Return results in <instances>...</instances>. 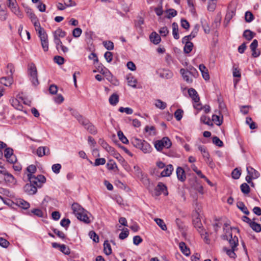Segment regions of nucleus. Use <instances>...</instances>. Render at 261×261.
Listing matches in <instances>:
<instances>
[{"mask_svg": "<svg viewBox=\"0 0 261 261\" xmlns=\"http://www.w3.org/2000/svg\"><path fill=\"white\" fill-rule=\"evenodd\" d=\"M155 190L157 191L156 195H159L163 193L165 195L167 196L168 195L167 187L162 182H159Z\"/></svg>", "mask_w": 261, "mask_h": 261, "instance_id": "10", "label": "nucleus"}, {"mask_svg": "<svg viewBox=\"0 0 261 261\" xmlns=\"http://www.w3.org/2000/svg\"><path fill=\"white\" fill-rule=\"evenodd\" d=\"M118 137L119 140L124 144H127L128 143V140L126 138V137L124 135L123 132L121 130H119L117 133Z\"/></svg>", "mask_w": 261, "mask_h": 261, "instance_id": "42", "label": "nucleus"}, {"mask_svg": "<svg viewBox=\"0 0 261 261\" xmlns=\"http://www.w3.org/2000/svg\"><path fill=\"white\" fill-rule=\"evenodd\" d=\"M72 210H73V214L77 216L79 215V217H81L80 215V213L84 212V209L78 203H74L72 204L71 206Z\"/></svg>", "mask_w": 261, "mask_h": 261, "instance_id": "14", "label": "nucleus"}, {"mask_svg": "<svg viewBox=\"0 0 261 261\" xmlns=\"http://www.w3.org/2000/svg\"><path fill=\"white\" fill-rule=\"evenodd\" d=\"M200 121L202 122L204 124H207L208 125H213V123L211 122L210 118L209 117H207L205 115H203L201 117Z\"/></svg>", "mask_w": 261, "mask_h": 261, "instance_id": "55", "label": "nucleus"}, {"mask_svg": "<svg viewBox=\"0 0 261 261\" xmlns=\"http://www.w3.org/2000/svg\"><path fill=\"white\" fill-rule=\"evenodd\" d=\"M61 165L60 164H55L53 165L51 167V169L53 171L56 173L58 174L60 173L61 169Z\"/></svg>", "mask_w": 261, "mask_h": 261, "instance_id": "58", "label": "nucleus"}, {"mask_svg": "<svg viewBox=\"0 0 261 261\" xmlns=\"http://www.w3.org/2000/svg\"><path fill=\"white\" fill-rule=\"evenodd\" d=\"M101 146L107 151L113 153L114 152V148L110 146L104 140L100 139L98 141Z\"/></svg>", "mask_w": 261, "mask_h": 261, "instance_id": "23", "label": "nucleus"}, {"mask_svg": "<svg viewBox=\"0 0 261 261\" xmlns=\"http://www.w3.org/2000/svg\"><path fill=\"white\" fill-rule=\"evenodd\" d=\"M212 120L215 122V123L220 126L223 123V116L220 117L219 116L217 115L214 114L212 116Z\"/></svg>", "mask_w": 261, "mask_h": 261, "instance_id": "34", "label": "nucleus"}, {"mask_svg": "<svg viewBox=\"0 0 261 261\" xmlns=\"http://www.w3.org/2000/svg\"><path fill=\"white\" fill-rule=\"evenodd\" d=\"M247 172L248 174L253 177V178H257L260 175L259 173L257 171L250 166L247 167Z\"/></svg>", "mask_w": 261, "mask_h": 261, "instance_id": "22", "label": "nucleus"}, {"mask_svg": "<svg viewBox=\"0 0 261 261\" xmlns=\"http://www.w3.org/2000/svg\"><path fill=\"white\" fill-rule=\"evenodd\" d=\"M172 25V34L175 39H178L179 38V35L178 34V26L177 23L173 22Z\"/></svg>", "mask_w": 261, "mask_h": 261, "instance_id": "29", "label": "nucleus"}, {"mask_svg": "<svg viewBox=\"0 0 261 261\" xmlns=\"http://www.w3.org/2000/svg\"><path fill=\"white\" fill-rule=\"evenodd\" d=\"M172 145V142L168 137H164L161 140H157L154 143V147L159 151H161L164 148L168 149Z\"/></svg>", "mask_w": 261, "mask_h": 261, "instance_id": "4", "label": "nucleus"}, {"mask_svg": "<svg viewBox=\"0 0 261 261\" xmlns=\"http://www.w3.org/2000/svg\"><path fill=\"white\" fill-rule=\"evenodd\" d=\"M38 36L40 38L41 46L44 51H47L48 50V36L45 31L44 30L38 33Z\"/></svg>", "mask_w": 261, "mask_h": 261, "instance_id": "6", "label": "nucleus"}, {"mask_svg": "<svg viewBox=\"0 0 261 261\" xmlns=\"http://www.w3.org/2000/svg\"><path fill=\"white\" fill-rule=\"evenodd\" d=\"M176 172L178 179L181 181H184L186 178V176L183 168L180 167H178L176 169Z\"/></svg>", "mask_w": 261, "mask_h": 261, "instance_id": "15", "label": "nucleus"}, {"mask_svg": "<svg viewBox=\"0 0 261 261\" xmlns=\"http://www.w3.org/2000/svg\"><path fill=\"white\" fill-rule=\"evenodd\" d=\"M182 41L183 43H185V46L184 47V51L186 54L190 53L193 48V43L190 42L189 40H185L184 39H182Z\"/></svg>", "mask_w": 261, "mask_h": 261, "instance_id": "16", "label": "nucleus"}, {"mask_svg": "<svg viewBox=\"0 0 261 261\" xmlns=\"http://www.w3.org/2000/svg\"><path fill=\"white\" fill-rule=\"evenodd\" d=\"M180 73L182 75L184 80L186 81L188 83H191L193 80L190 77V73L187 71L186 69L181 68L180 70Z\"/></svg>", "mask_w": 261, "mask_h": 261, "instance_id": "17", "label": "nucleus"}, {"mask_svg": "<svg viewBox=\"0 0 261 261\" xmlns=\"http://www.w3.org/2000/svg\"><path fill=\"white\" fill-rule=\"evenodd\" d=\"M72 115L77 119L80 123L82 122L86 118L81 115L78 112L73 111Z\"/></svg>", "mask_w": 261, "mask_h": 261, "instance_id": "48", "label": "nucleus"}, {"mask_svg": "<svg viewBox=\"0 0 261 261\" xmlns=\"http://www.w3.org/2000/svg\"><path fill=\"white\" fill-rule=\"evenodd\" d=\"M70 224V221L69 219L64 218L60 222L61 225L64 227L66 230Z\"/></svg>", "mask_w": 261, "mask_h": 261, "instance_id": "56", "label": "nucleus"}, {"mask_svg": "<svg viewBox=\"0 0 261 261\" xmlns=\"http://www.w3.org/2000/svg\"><path fill=\"white\" fill-rule=\"evenodd\" d=\"M30 183L27 184L23 187L24 191L28 195H34L37 191V188H40L46 181V178L43 175H38L37 177L30 174L29 176Z\"/></svg>", "mask_w": 261, "mask_h": 261, "instance_id": "1", "label": "nucleus"}, {"mask_svg": "<svg viewBox=\"0 0 261 261\" xmlns=\"http://www.w3.org/2000/svg\"><path fill=\"white\" fill-rule=\"evenodd\" d=\"M230 239L228 240L230 246L232 249L236 248V247L238 245V239L236 236H234L233 238L232 234H230Z\"/></svg>", "mask_w": 261, "mask_h": 261, "instance_id": "26", "label": "nucleus"}, {"mask_svg": "<svg viewBox=\"0 0 261 261\" xmlns=\"http://www.w3.org/2000/svg\"><path fill=\"white\" fill-rule=\"evenodd\" d=\"M241 174V171L238 168L234 169L231 173L232 178L235 179H239L240 177Z\"/></svg>", "mask_w": 261, "mask_h": 261, "instance_id": "57", "label": "nucleus"}, {"mask_svg": "<svg viewBox=\"0 0 261 261\" xmlns=\"http://www.w3.org/2000/svg\"><path fill=\"white\" fill-rule=\"evenodd\" d=\"M186 70L189 71V72L190 73L191 76H193L194 77H196L198 75L197 70L192 66H190L188 67V69Z\"/></svg>", "mask_w": 261, "mask_h": 261, "instance_id": "51", "label": "nucleus"}, {"mask_svg": "<svg viewBox=\"0 0 261 261\" xmlns=\"http://www.w3.org/2000/svg\"><path fill=\"white\" fill-rule=\"evenodd\" d=\"M0 172L4 175V179L7 185L11 186L16 184V180L11 174L8 173L6 170L0 171Z\"/></svg>", "mask_w": 261, "mask_h": 261, "instance_id": "9", "label": "nucleus"}, {"mask_svg": "<svg viewBox=\"0 0 261 261\" xmlns=\"http://www.w3.org/2000/svg\"><path fill=\"white\" fill-rule=\"evenodd\" d=\"M198 148L202 154L203 157L204 159H208V156H210V154L208 152L206 151V148L202 145H199Z\"/></svg>", "mask_w": 261, "mask_h": 261, "instance_id": "41", "label": "nucleus"}, {"mask_svg": "<svg viewBox=\"0 0 261 261\" xmlns=\"http://www.w3.org/2000/svg\"><path fill=\"white\" fill-rule=\"evenodd\" d=\"M154 221L162 230H166L167 229L166 225L162 219L160 218H155Z\"/></svg>", "mask_w": 261, "mask_h": 261, "instance_id": "39", "label": "nucleus"}, {"mask_svg": "<svg viewBox=\"0 0 261 261\" xmlns=\"http://www.w3.org/2000/svg\"><path fill=\"white\" fill-rule=\"evenodd\" d=\"M103 251L107 255H110L112 253V249L110 243L108 240H106L103 243Z\"/></svg>", "mask_w": 261, "mask_h": 261, "instance_id": "28", "label": "nucleus"}, {"mask_svg": "<svg viewBox=\"0 0 261 261\" xmlns=\"http://www.w3.org/2000/svg\"><path fill=\"white\" fill-rule=\"evenodd\" d=\"M179 247L181 251L186 256H189L190 254V249L187 247L186 244L184 242L179 243Z\"/></svg>", "mask_w": 261, "mask_h": 261, "instance_id": "25", "label": "nucleus"}, {"mask_svg": "<svg viewBox=\"0 0 261 261\" xmlns=\"http://www.w3.org/2000/svg\"><path fill=\"white\" fill-rule=\"evenodd\" d=\"M200 22L205 33L208 34L210 32V28L207 20L205 19H201Z\"/></svg>", "mask_w": 261, "mask_h": 261, "instance_id": "32", "label": "nucleus"}, {"mask_svg": "<svg viewBox=\"0 0 261 261\" xmlns=\"http://www.w3.org/2000/svg\"><path fill=\"white\" fill-rule=\"evenodd\" d=\"M226 254L231 258H235L236 257V254L234 253V251L236 250V248H233L231 249H228L225 248Z\"/></svg>", "mask_w": 261, "mask_h": 261, "instance_id": "53", "label": "nucleus"}, {"mask_svg": "<svg viewBox=\"0 0 261 261\" xmlns=\"http://www.w3.org/2000/svg\"><path fill=\"white\" fill-rule=\"evenodd\" d=\"M37 170L36 167L34 165H31L27 167V171L29 172L28 174V177L29 178V176L30 174L33 175V173H34Z\"/></svg>", "mask_w": 261, "mask_h": 261, "instance_id": "60", "label": "nucleus"}, {"mask_svg": "<svg viewBox=\"0 0 261 261\" xmlns=\"http://www.w3.org/2000/svg\"><path fill=\"white\" fill-rule=\"evenodd\" d=\"M164 170L161 173V177H168L170 176L173 171V167L171 164H169L165 166Z\"/></svg>", "mask_w": 261, "mask_h": 261, "instance_id": "12", "label": "nucleus"}, {"mask_svg": "<svg viewBox=\"0 0 261 261\" xmlns=\"http://www.w3.org/2000/svg\"><path fill=\"white\" fill-rule=\"evenodd\" d=\"M82 30L80 28H75L72 31V35L75 38L79 37L82 34Z\"/></svg>", "mask_w": 261, "mask_h": 261, "instance_id": "63", "label": "nucleus"}, {"mask_svg": "<svg viewBox=\"0 0 261 261\" xmlns=\"http://www.w3.org/2000/svg\"><path fill=\"white\" fill-rule=\"evenodd\" d=\"M107 168L110 170H114L116 169L117 170H118L117 166L116 163L113 160H109L108 163L107 164Z\"/></svg>", "mask_w": 261, "mask_h": 261, "instance_id": "40", "label": "nucleus"}, {"mask_svg": "<svg viewBox=\"0 0 261 261\" xmlns=\"http://www.w3.org/2000/svg\"><path fill=\"white\" fill-rule=\"evenodd\" d=\"M155 106L156 107L161 110H164L166 108L167 104L166 102L162 101L160 99H157L155 100Z\"/></svg>", "mask_w": 261, "mask_h": 261, "instance_id": "37", "label": "nucleus"}, {"mask_svg": "<svg viewBox=\"0 0 261 261\" xmlns=\"http://www.w3.org/2000/svg\"><path fill=\"white\" fill-rule=\"evenodd\" d=\"M199 27L200 26L199 24H195L191 34L188 36H185L182 39L185 40L190 41V40L195 37L199 31Z\"/></svg>", "mask_w": 261, "mask_h": 261, "instance_id": "11", "label": "nucleus"}, {"mask_svg": "<svg viewBox=\"0 0 261 261\" xmlns=\"http://www.w3.org/2000/svg\"><path fill=\"white\" fill-rule=\"evenodd\" d=\"M249 226L256 232H259L261 231V225L255 221H253L251 224H250Z\"/></svg>", "mask_w": 261, "mask_h": 261, "instance_id": "35", "label": "nucleus"}, {"mask_svg": "<svg viewBox=\"0 0 261 261\" xmlns=\"http://www.w3.org/2000/svg\"><path fill=\"white\" fill-rule=\"evenodd\" d=\"M31 213L38 217H43L42 211L39 208H34L31 210Z\"/></svg>", "mask_w": 261, "mask_h": 261, "instance_id": "61", "label": "nucleus"}, {"mask_svg": "<svg viewBox=\"0 0 261 261\" xmlns=\"http://www.w3.org/2000/svg\"><path fill=\"white\" fill-rule=\"evenodd\" d=\"M36 153L38 156L42 157L44 155L49 154L50 150L49 148L46 146H41L37 148Z\"/></svg>", "mask_w": 261, "mask_h": 261, "instance_id": "13", "label": "nucleus"}, {"mask_svg": "<svg viewBox=\"0 0 261 261\" xmlns=\"http://www.w3.org/2000/svg\"><path fill=\"white\" fill-rule=\"evenodd\" d=\"M255 35V33H253L250 30H246L244 31L243 37L247 40H251Z\"/></svg>", "mask_w": 261, "mask_h": 261, "instance_id": "27", "label": "nucleus"}, {"mask_svg": "<svg viewBox=\"0 0 261 261\" xmlns=\"http://www.w3.org/2000/svg\"><path fill=\"white\" fill-rule=\"evenodd\" d=\"M53 231L60 238H61L62 239H65L66 238V236H65V234H64V233L61 231H60L58 229L53 228Z\"/></svg>", "mask_w": 261, "mask_h": 261, "instance_id": "62", "label": "nucleus"}, {"mask_svg": "<svg viewBox=\"0 0 261 261\" xmlns=\"http://www.w3.org/2000/svg\"><path fill=\"white\" fill-rule=\"evenodd\" d=\"M54 62L59 65H61L64 63V59L59 56H56L54 58Z\"/></svg>", "mask_w": 261, "mask_h": 261, "instance_id": "59", "label": "nucleus"}, {"mask_svg": "<svg viewBox=\"0 0 261 261\" xmlns=\"http://www.w3.org/2000/svg\"><path fill=\"white\" fill-rule=\"evenodd\" d=\"M237 205L238 208L240 209L245 214L248 215L250 214V212L248 210L247 207L245 205L243 202H238Z\"/></svg>", "mask_w": 261, "mask_h": 261, "instance_id": "30", "label": "nucleus"}, {"mask_svg": "<svg viewBox=\"0 0 261 261\" xmlns=\"http://www.w3.org/2000/svg\"><path fill=\"white\" fill-rule=\"evenodd\" d=\"M4 156L6 158L7 161L11 164L16 162L17 158L13 153V149L10 147H6L4 150Z\"/></svg>", "mask_w": 261, "mask_h": 261, "instance_id": "8", "label": "nucleus"}, {"mask_svg": "<svg viewBox=\"0 0 261 261\" xmlns=\"http://www.w3.org/2000/svg\"><path fill=\"white\" fill-rule=\"evenodd\" d=\"M183 113V111L181 109H177L175 112L174 116L177 121H180L182 117Z\"/></svg>", "mask_w": 261, "mask_h": 261, "instance_id": "54", "label": "nucleus"}, {"mask_svg": "<svg viewBox=\"0 0 261 261\" xmlns=\"http://www.w3.org/2000/svg\"><path fill=\"white\" fill-rule=\"evenodd\" d=\"M132 144L134 147L140 149L144 153H149L152 150L151 145L146 141L138 138H133L131 141Z\"/></svg>", "mask_w": 261, "mask_h": 261, "instance_id": "2", "label": "nucleus"}, {"mask_svg": "<svg viewBox=\"0 0 261 261\" xmlns=\"http://www.w3.org/2000/svg\"><path fill=\"white\" fill-rule=\"evenodd\" d=\"M253 14L250 11H247L245 14V19L247 22H251L254 19Z\"/></svg>", "mask_w": 261, "mask_h": 261, "instance_id": "46", "label": "nucleus"}, {"mask_svg": "<svg viewBox=\"0 0 261 261\" xmlns=\"http://www.w3.org/2000/svg\"><path fill=\"white\" fill-rule=\"evenodd\" d=\"M7 14L5 9L2 8L0 5V20L4 21L7 19Z\"/></svg>", "mask_w": 261, "mask_h": 261, "instance_id": "49", "label": "nucleus"}, {"mask_svg": "<svg viewBox=\"0 0 261 261\" xmlns=\"http://www.w3.org/2000/svg\"><path fill=\"white\" fill-rule=\"evenodd\" d=\"M66 35V33L60 28H58L54 32V37H56L58 38H59L60 37L64 38Z\"/></svg>", "mask_w": 261, "mask_h": 261, "instance_id": "33", "label": "nucleus"}, {"mask_svg": "<svg viewBox=\"0 0 261 261\" xmlns=\"http://www.w3.org/2000/svg\"><path fill=\"white\" fill-rule=\"evenodd\" d=\"M160 76L163 78L169 79L173 76V73L169 70H165L162 73H160Z\"/></svg>", "mask_w": 261, "mask_h": 261, "instance_id": "47", "label": "nucleus"}, {"mask_svg": "<svg viewBox=\"0 0 261 261\" xmlns=\"http://www.w3.org/2000/svg\"><path fill=\"white\" fill-rule=\"evenodd\" d=\"M87 214L88 212L85 210L84 212L80 213V217H79V215H77L76 217L80 221H83L86 224H89L90 223L91 221L89 217L88 216Z\"/></svg>", "mask_w": 261, "mask_h": 261, "instance_id": "19", "label": "nucleus"}, {"mask_svg": "<svg viewBox=\"0 0 261 261\" xmlns=\"http://www.w3.org/2000/svg\"><path fill=\"white\" fill-rule=\"evenodd\" d=\"M213 143L219 147L223 146V142L217 136H214L212 138Z\"/></svg>", "mask_w": 261, "mask_h": 261, "instance_id": "50", "label": "nucleus"}, {"mask_svg": "<svg viewBox=\"0 0 261 261\" xmlns=\"http://www.w3.org/2000/svg\"><path fill=\"white\" fill-rule=\"evenodd\" d=\"M193 223L194 227L197 229L199 232L200 233L201 236L203 235L202 231H203V229L202 228V225L201 222V220L199 218L196 217L195 219H193Z\"/></svg>", "mask_w": 261, "mask_h": 261, "instance_id": "18", "label": "nucleus"}, {"mask_svg": "<svg viewBox=\"0 0 261 261\" xmlns=\"http://www.w3.org/2000/svg\"><path fill=\"white\" fill-rule=\"evenodd\" d=\"M109 101L111 105L115 106L119 101V96L116 93H113L110 97Z\"/></svg>", "mask_w": 261, "mask_h": 261, "instance_id": "31", "label": "nucleus"}, {"mask_svg": "<svg viewBox=\"0 0 261 261\" xmlns=\"http://www.w3.org/2000/svg\"><path fill=\"white\" fill-rule=\"evenodd\" d=\"M188 94L194 101V108L198 110H201L202 107L199 102L200 99L197 91L193 88H190L188 90Z\"/></svg>", "mask_w": 261, "mask_h": 261, "instance_id": "5", "label": "nucleus"}, {"mask_svg": "<svg viewBox=\"0 0 261 261\" xmlns=\"http://www.w3.org/2000/svg\"><path fill=\"white\" fill-rule=\"evenodd\" d=\"M119 112L121 113L125 112L127 114H132L133 113V110L130 108H123V107H120L119 109Z\"/></svg>", "mask_w": 261, "mask_h": 261, "instance_id": "64", "label": "nucleus"}, {"mask_svg": "<svg viewBox=\"0 0 261 261\" xmlns=\"http://www.w3.org/2000/svg\"><path fill=\"white\" fill-rule=\"evenodd\" d=\"M28 74L32 85L34 86L38 85L39 82L38 79L37 70L34 63H31L28 64Z\"/></svg>", "mask_w": 261, "mask_h": 261, "instance_id": "3", "label": "nucleus"}, {"mask_svg": "<svg viewBox=\"0 0 261 261\" xmlns=\"http://www.w3.org/2000/svg\"><path fill=\"white\" fill-rule=\"evenodd\" d=\"M89 236L94 242L98 243L99 242V237L94 231H90Z\"/></svg>", "mask_w": 261, "mask_h": 261, "instance_id": "52", "label": "nucleus"}, {"mask_svg": "<svg viewBox=\"0 0 261 261\" xmlns=\"http://www.w3.org/2000/svg\"><path fill=\"white\" fill-rule=\"evenodd\" d=\"M150 40L154 44H158L161 41L160 36L156 32H152L149 36Z\"/></svg>", "mask_w": 261, "mask_h": 261, "instance_id": "21", "label": "nucleus"}, {"mask_svg": "<svg viewBox=\"0 0 261 261\" xmlns=\"http://www.w3.org/2000/svg\"><path fill=\"white\" fill-rule=\"evenodd\" d=\"M105 47L109 50H111L114 49V46L113 42L111 41H105L102 42Z\"/></svg>", "mask_w": 261, "mask_h": 261, "instance_id": "43", "label": "nucleus"}, {"mask_svg": "<svg viewBox=\"0 0 261 261\" xmlns=\"http://www.w3.org/2000/svg\"><path fill=\"white\" fill-rule=\"evenodd\" d=\"M240 189L242 192L245 194H248L250 193V189L248 185L245 182L240 186Z\"/></svg>", "mask_w": 261, "mask_h": 261, "instance_id": "36", "label": "nucleus"}, {"mask_svg": "<svg viewBox=\"0 0 261 261\" xmlns=\"http://www.w3.org/2000/svg\"><path fill=\"white\" fill-rule=\"evenodd\" d=\"M10 9L11 10L12 12L14 13L15 15L18 16L20 18L22 17V14L19 11V9L18 7V6L17 4H15L13 7H11L10 8Z\"/></svg>", "mask_w": 261, "mask_h": 261, "instance_id": "38", "label": "nucleus"}, {"mask_svg": "<svg viewBox=\"0 0 261 261\" xmlns=\"http://www.w3.org/2000/svg\"><path fill=\"white\" fill-rule=\"evenodd\" d=\"M0 82L6 86H9L13 83V78L11 76L3 77L0 79Z\"/></svg>", "mask_w": 261, "mask_h": 261, "instance_id": "24", "label": "nucleus"}, {"mask_svg": "<svg viewBox=\"0 0 261 261\" xmlns=\"http://www.w3.org/2000/svg\"><path fill=\"white\" fill-rule=\"evenodd\" d=\"M32 22L33 23L34 26L35 27V30L38 32H39L41 31H43L44 29L42 28L40 25V22L39 21L38 19H35V20H34L32 21Z\"/></svg>", "mask_w": 261, "mask_h": 261, "instance_id": "44", "label": "nucleus"}, {"mask_svg": "<svg viewBox=\"0 0 261 261\" xmlns=\"http://www.w3.org/2000/svg\"><path fill=\"white\" fill-rule=\"evenodd\" d=\"M128 85L133 88L136 87L137 80L132 76H128L127 78Z\"/></svg>", "mask_w": 261, "mask_h": 261, "instance_id": "45", "label": "nucleus"}, {"mask_svg": "<svg viewBox=\"0 0 261 261\" xmlns=\"http://www.w3.org/2000/svg\"><path fill=\"white\" fill-rule=\"evenodd\" d=\"M199 69L202 73L203 78L207 81L210 79V75L208 72V70L203 64H200L199 66Z\"/></svg>", "mask_w": 261, "mask_h": 261, "instance_id": "20", "label": "nucleus"}, {"mask_svg": "<svg viewBox=\"0 0 261 261\" xmlns=\"http://www.w3.org/2000/svg\"><path fill=\"white\" fill-rule=\"evenodd\" d=\"M91 134L95 135L97 133L96 127L86 118L80 123Z\"/></svg>", "mask_w": 261, "mask_h": 261, "instance_id": "7", "label": "nucleus"}]
</instances>
